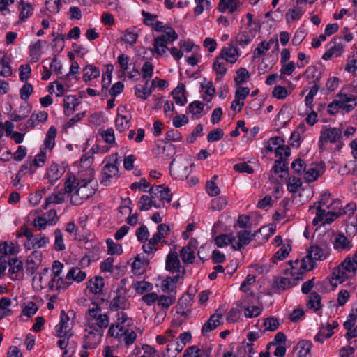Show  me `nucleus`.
<instances>
[{
	"mask_svg": "<svg viewBox=\"0 0 357 357\" xmlns=\"http://www.w3.org/2000/svg\"><path fill=\"white\" fill-rule=\"evenodd\" d=\"M338 100H334L328 105V112L331 115L335 114L339 109L346 112L352 111L356 105V98L354 96H348L347 94L339 93L337 96Z\"/></svg>",
	"mask_w": 357,
	"mask_h": 357,
	"instance_id": "f257e3e1",
	"label": "nucleus"
},
{
	"mask_svg": "<svg viewBox=\"0 0 357 357\" xmlns=\"http://www.w3.org/2000/svg\"><path fill=\"white\" fill-rule=\"evenodd\" d=\"M109 158L114 163H107L102 170V178L100 183L105 186L110 184L109 178L117 176L119 173L117 153L111 155Z\"/></svg>",
	"mask_w": 357,
	"mask_h": 357,
	"instance_id": "f03ea898",
	"label": "nucleus"
},
{
	"mask_svg": "<svg viewBox=\"0 0 357 357\" xmlns=\"http://www.w3.org/2000/svg\"><path fill=\"white\" fill-rule=\"evenodd\" d=\"M70 318L66 313L65 310H61L60 314V321L59 324L56 326V335L59 337H65L67 340L73 335L72 329L68 326Z\"/></svg>",
	"mask_w": 357,
	"mask_h": 357,
	"instance_id": "7ed1b4c3",
	"label": "nucleus"
},
{
	"mask_svg": "<svg viewBox=\"0 0 357 357\" xmlns=\"http://www.w3.org/2000/svg\"><path fill=\"white\" fill-rule=\"evenodd\" d=\"M342 131L339 128H326L321 132V135L319 141V146L320 149H324V144L328 142L335 143L340 139Z\"/></svg>",
	"mask_w": 357,
	"mask_h": 357,
	"instance_id": "20e7f679",
	"label": "nucleus"
},
{
	"mask_svg": "<svg viewBox=\"0 0 357 357\" xmlns=\"http://www.w3.org/2000/svg\"><path fill=\"white\" fill-rule=\"evenodd\" d=\"M198 245L197 239L192 238L188 245L183 247L180 251V256L182 261L185 264H192L195 259V250Z\"/></svg>",
	"mask_w": 357,
	"mask_h": 357,
	"instance_id": "39448f33",
	"label": "nucleus"
},
{
	"mask_svg": "<svg viewBox=\"0 0 357 357\" xmlns=\"http://www.w3.org/2000/svg\"><path fill=\"white\" fill-rule=\"evenodd\" d=\"M306 258L308 260H324L329 255V249L326 245H312L307 250Z\"/></svg>",
	"mask_w": 357,
	"mask_h": 357,
	"instance_id": "423d86ee",
	"label": "nucleus"
},
{
	"mask_svg": "<svg viewBox=\"0 0 357 357\" xmlns=\"http://www.w3.org/2000/svg\"><path fill=\"white\" fill-rule=\"evenodd\" d=\"M83 184L80 185L78 189L75 191V192L70 197V203L73 205H77L80 203V199H87L89 197L92 196L95 191L94 190H91L89 193H84L83 190L86 188L87 185L91 182V180L86 181V179H83Z\"/></svg>",
	"mask_w": 357,
	"mask_h": 357,
	"instance_id": "0eeeda50",
	"label": "nucleus"
},
{
	"mask_svg": "<svg viewBox=\"0 0 357 357\" xmlns=\"http://www.w3.org/2000/svg\"><path fill=\"white\" fill-rule=\"evenodd\" d=\"M257 232L252 234L249 230H241L238 232V241L236 245H232L234 250H241L243 246L248 245L256 236Z\"/></svg>",
	"mask_w": 357,
	"mask_h": 357,
	"instance_id": "6e6552de",
	"label": "nucleus"
},
{
	"mask_svg": "<svg viewBox=\"0 0 357 357\" xmlns=\"http://www.w3.org/2000/svg\"><path fill=\"white\" fill-rule=\"evenodd\" d=\"M89 328L91 329H92V331H89L88 335H84V341H83V344H82V347L85 350H87L89 349H96L98 345V344H96V343H92V342L88 341L89 335L98 334L100 337L103 335L102 328H99V326L97 325V324H90Z\"/></svg>",
	"mask_w": 357,
	"mask_h": 357,
	"instance_id": "1a4fd4ad",
	"label": "nucleus"
},
{
	"mask_svg": "<svg viewBox=\"0 0 357 357\" xmlns=\"http://www.w3.org/2000/svg\"><path fill=\"white\" fill-rule=\"evenodd\" d=\"M222 315L221 314H213L207 321L204 324L202 328V333L205 335L207 333L212 331L216 327L222 324L221 319Z\"/></svg>",
	"mask_w": 357,
	"mask_h": 357,
	"instance_id": "9d476101",
	"label": "nucleus"
},
{
	"mask_svg": "<svg viewBox=\"0 0 357 357\" xmlns=\"http://www.w3.org/2000/svg\"><path fill=\"white\" fill-rule=\"evenodd\" d=\"M181 264L177 252H169L166 258L165 268L170 272H179Z\"/></svg>",
	"mask_w": 357,
	"mask_h": 357,
	"instance_id": "9b49d317",
	"label": "nucleus"
},
{
	"mask_svg": "<svg viewBox=\"0 0 357 357\" xmlns=\"http://www.w3.org/2000/svg\"><path fill=\"white\" fill-rule=\"evenodd\" d=\"M333 247L337 250H349L352 248L351 242L342 233L335 236Z\"/></svg>",
	"mask_w": 357,
	"mask_h": 357,
	"instance_id": "f8f14e48",
	"label": "nucleus"
},
{
	"mask_svg": "<svg viewBox=\"0 0 357 357\" xmlns=\"http://www.w3.org/2000/svg\"><path fill=\"white\" fill-rule=\"evenodd\" d=\"M185 93V88L183 83L178 84V85L172 91V95L177 105L183 106L187 102V98Z\"/></svg>",
	"mask_w": 357,
	"mask_h": 357,
	"instance_id": "ddd939ff",
	"label": "nucleus"
},
{
	"mask_svg": "<svg viewBox=\"0 0 357 357\" xmlns=\"http://www.w3.org/2000/svg\"><path fill=\"white\" fill-rule=\"evenodd\" d=\"M312 347V343L309 340H301L294 349H299L297 357H312L310 350Z\"/></svg>",
	"mask_w": 357,
	"mask_h": 357,
	"instance_id": "4468645a",
	"label": "nucleus"
},
{
	"mask_svg": "<svg viewBox=\"0 0 357 357\" xmlns=\"http://www.w3.org/2000/svg\"><path fill=\"white\" fill-rule=\"evenodd\" d=\"M129 306L128 299L123 296H116L110 303L109 309L112 311H118L119 310L127 309Z\"/></svg>",
	"mask_w": 357,
	"mask_h": 357,
	"instance_id": "2eb2a0df",
	"label": "nucleus"
},
{
	"mask_svg": "<svg viewBox=\"0 0 357 357\" xmlns=\"http://www.w3.org/2000/svg\"><path fill=\"white\" fill-rule=\"evenodd\" d=\"M105 285L104 279L101 276H96L94 280H90L87 283V288L94 294H99L102 291Z\"/></svg>",
	"mask_w": 357,
	"mask_h": 357,
	"instance_id": "dca6fc26",
	"label": "nucleus"
},
{
	"mask_svg": "<svg viewBox=\"0 0 357 357\" xmlns=\"http://www.w3.org/2000/svg\"><path fill=\"white\" fill-rule=\"evenodd\" d=\"M324 172V169L322 167H321L319 169H318L317 167H310L307 169H305L304 172V180L306 183H312L316 181L320 176V175L323 174Z\"/></svg>",
	"mask_w": 357,
	"mask_h": 357,
	"instance_id": "f3484780",
	"label": "nucleus"
},
{
	"mask_svg": "<svg viewBox=\"0 0 357 357\" xmlns=\"http://www.w3.org/2000/svg\"><path fill=\"white\" fill-rule=\"evenodd\" d=\"M167 44L166 36L160 35L155 38L153 43L154 51L160 56L163 55L166 52L165 50L168 49Z\"/></svg>",
	"mask_w": 357,
	"mask_h": 357,
	"instance_id": "a211bd4d",
	"label": "nucleus"
},
{
	"mask_svg": "<svg viewBox=\"0 0 357 357\" xmlns=\"http://www.w3.org/2000/svg\"><path fill=\"white\" fill-rule=\"evenodd\" d=\"M175 159H173L169 165V172L172 176L176 178H183L188 176L187 166H174Z\"/></svg>",
	"mask_w": 357,
	"mask_h": 357,
	"instance_id": "6ab92c4d",
	"label": "nucleus"
},
{
	"mask_svg": "<svg viewBox=\"0 0 357 357\" xmlns=\"http://www.w3.org/2000/svg\"><path fill=\"white\" fill-rule=\"evenodd\" d=\"M238 55L237 49L233 46L227 48H224L219 56L222 59H225L230 63H234L237 60L236 56Z\"/></svg>",
	"mask_w": 357,
	"mask_h": 357,
	"instance_id": "aec40b11",
	"label": "nucleus"
},
{
	"mask_svg": "<svg viewBox=\"0 0 357 357\" xmlns=\"http://www.w3.org/2000/svg\"><path fill=\"white\" fill-rule=\"evenodd\" d=\"M86 275V273L81 271L79 267H73L68 271L66 278L68 280L81 282L85 279Z\"/></svg>",
	"mask_w": 357,
	"mask_h": 357,
	"instance_id": "412c9836",
	"label": "nucleus"
},
{
	"mask_svg": "<svg viewBox=\"0 0 357 357\" xmlns=\"http://www.w3.org/2000/svg\"><path fill=\"white\" fill-rule=\"evenodd\" d=\"M84 72L83 79L85 82H88L92 79L98 77L100 74L99 69L93 65L86 66L84 68Z\"/></svg>",
	"mask_w": 357,
	"mask_h": 357,
	"instance_id": "4be33fe9",
	"label": "nucleus"
},
{
	"mask_svg": "<svg viewBox=\"0 0 357 357\" xmlns=\"http://www.w3.org/2000/svg\"><path fill=\"white\" fill-rule=\"evenodd\" d=\"M138 33L130 29H126L121 33V40L125 43L133 46L138 38Z\"/></svg>",
	"mask_w": 357,
	"mask_h": 357,
	"instance_id": "5701e85b",
	"label": "nucleus"
},
{
	"mask_svg": "<svg viewBox=\"0 0 357 357\" xmlns=\"http://www.w3.org/2000/svg\"><path fill=\"white\" fill-rule=\"evenodd\" d=\"M132 287L139 294H143L153 289V284L145 280L135 282L132 284Z\"/></svg>",
	"mask_w": 357,
	"mask_h": 357,
	"instance_id": "b1692460",
	"label": "nucleus"
},
{
	"mask_svg": "<svg viewBox=\"0 0 357 357\" xmlns=\"http://www.w3.org/2000/svg\"><path fill=\"white\" fill-rule=\"evenodd\" d=\"M321 298L320 295L318 293L313 291L309 296L307 307L310 309H314V310L317 312L321 307Z\"/></svg>",
	"mask_w": 357,
	"mask_h": 357,
	"instance_id": "393cba45",
	"label": "nucleus"
},
{
	"mask_svg": "<svg viewBox=\"0 0 357 357\" xmlns=\"http://www.w3.org/2000/svg\"><path fill=\"white\" fill-rule=\"evenodd\" d=\"M62 173L59 170V167L56 164H52L49 167L47 172V177L52 185H54L55 181H57Z\"/></svg>",
	"mask_w": 357,
	"mask_h": 357,
	"instance_id": "a878e982",
	"label": "nucleus"
},
{
	"mask_svg": "<svg viewBox=\"0 0 357 357\" xmlns=\"http://www.w3.org/2000/svg\"><path fill=\"white\" fill-rule=\"evenodd\" d=\"M33 226L37 228L38 230L41 231L45 229L47 225H55V219L54 220H46L43 216L36 217L33 221Z\"/></svg>",
	"mask_w": 357,
	"mask_h": 357,
	"instance_id": "bb28decb",
	"label": "nucleus"
},
{
	"mask_svg": "<svg viewBox=\"0 0 357 357\" xmlns=\"http://www.w3.org/2000/svg\"><path fill=\"white\" fill-rule=\"evenodd\" d=\"M115 126L118 131L122 132L129 128L130 121L126 119V116L118 114L115 121Z\"/></svg>",
	"mask_w": 357,
	"mask_h": 357,
	"instance_id": "cd10ccee",
	"label": "nucleus"
},
{
	"mask_svg": "<svg viewBox=\"0 0 357 357\" xmlns=\"http://www.w3.org/2000/svg\"><path fill=\"white\" fill-rule=\"evenodd\" d=\"M237 76L234 78L236 86H240L250 78V73L245 68H240L236 70Z\"/></svg>",
	"mask_w": 357,
	"mask_h": 357,
	"instance_id": "c85d7f7f",
	"label": "nucleus"
},
{
	"mask_svg": "<svg viewBox=\"0 0 357 357\" xmlns=\"http://www.w3.org/2000/svg\"><path fill=\"white\" fill-rule=\"evenodd\" d=\"M106 243L107 245V253L109 255H121L123 252L121 245L115 243L112 239L108 238L106 241Z\"/></svg>",
	"mask_w": 357,
	"mask_h": 357,
	"instance_id": "c756f323",
	"label": "nucleus"
},
{
	"mask_svg": "<svg viewBox=\"0 0 357 357\" xmlns=\"http://www.w3.org/2000/svg\"><path fill=\"white\" fill-rule=\"evenodd\" d=\"M20 4L22 6L21 8V11L19 15V20L20 21L23 22L26 18H28L30 15L32 14L33 7L31 3H24L22 0L20 1Z\"/></svg>",
	"mask_w": 357,
	"mask_h": 357,
	"instance_id": "7c9ffc66",
	"label": "nucleus"
},
{
	"mask_svg": "<svg viewBox=\"0 0 357 357\" xmlns=\"http://www.w3.org/2000/svg\"><path fill=\"white\" fill-rule=\"evenodd\" d=\"M263 325L265 326L266 331H275L278 328L280 323L276 317H271L264 319Z\"/></svg>",
	"mask_w": 357,
	"mask_h": 357,
	"instance_id": "2f4dec72",
	"label": "nucleus"
},
{
	"mask_svg": "<svg viewBox=\"0 0 357 357\" xmlns=\"http://www.w3.org/2000/svg\"><path fill=\"white\" fill-rule=\"evenodd\" d=\"M340 265L343 267L345 271L349 273H356L357 270V262L354 261L351 257H347Z\"/></svg>",
	"mask_w": 357,
	"mask_h": 357,
	"instance_id": "473e14b6",
	"label": "nucleus"
},
{
	"mask_svg": "<svg viewBox=\"0 0 357 357\" xmlns=\"http://www.w3.org/2000/svg\"><path fill=\"white\" fill-rule=\"evenodd\" d=\"M302 181L300 178L293 176L289 178L287 189L290 192L295 193L302 186Z\"/></svg>",
	"mask_w": 357,
	"mask_h": 357,
	"instance_id": "72a5a7b5",
	"label": "nucleus"
},
{
	"mask_svg": "<svg viewBox=\"0 0 357 357\" xmlns=\"http://www.w3.org/2000/svg\"><path fill=\"white\" fill-rule=\"evenodd\" d=\"M55 241L54 244V249L56 251H61L65 250L66 246L63 243V235L61 231L59 229H56L54 231Z\"/></svg>",
	"mask_w": 357,
	"mask_h": 357,
	"instance_id": "f704fd0d",
	"label": "nucleus"
},
{
	"mask_svg": "<svg viewBox=\"0 0 357 357\" xmlns=\"http://www.w3.org/2000/svg\"><path fill=\"white\" fill-rule=\"evenodd\" d=\"M282 149H284L283 145H280L275 149V156L279 157L278 160H275L274 165L272 168V170L275 174L279 173V167L281 165L282 160L284 159L282 157Z\"/></svg>",
	"mask_w": 357,
	"mask_h": 357,
	"instance_id": "c9c22d12",
	"label": "nucleus"
},
{
	"mask_svg": "<svg viewBox=\"0 0 357 357\" xmlns=\"http://www.w3.org/2000/svg\"><path fill=\"white\" fill-rule=\"evenodd\" d=\"M204 107V104L198 100L193 101L188 107V113H192V114H201Z\"/></svg>",
	"mask_w": 357,
	"mask_h": 357,
	"instance_id": "e433bc0d",
	"label": "nucleus"
},
{
	"mask_svg": "<svg viewBox=\"0 0 357 357\" xmlns=\"http://www.w3.org/2000/svg\"><path fill=\"white\" fill-rule=\"evenodd\" d=\"M64 202V197L61 193L58 195L52 194L45 199V204L43 205L44 208H47L48 206L52 203L61 204Z\"/></svg>",
	"mask_w": 357,
	"mask_h": 357,
	"instance_id": "4c0bfd02",
	"label": "nucleus"
},
{
	"mask_svg": "<svg viewBox=\"0 0 357 357\" xmlns=\"http://www.w3.org/2000/svg\"><path fill=\"white\" fill-rule=\"evenodd\" d=\"M47 10L52 13H58L61 9V0H47L45 2Z\"/></svg>",
	"mask_w": 357,
	"mask_h": 357,
	"instance_id": "58836bf2",
	"label": "nucleus"
},
{
	"mask_svg": "<svg viewBox=\"0 0 357 357\" xmlns=\"http://www.w3.org/2000/svg\"><path fill=\"white\" fill-rule=\"evenodd\" d=\"M291 167L296 174H301L306 169V164L303 160L298 158L293 161Z\"/></svg>",
	"mask_w": 357,
	"mask_h": 357,
	"instance_id": "ea45409f",
	"label": "nucleus"
},
{
	"mask_svg": "<svg viewBox=\"0 0 357 357\" xmlns=\"http://www.w3.org/2000/svg\"><path fill=\"white\" fill-rule=\"evenodd\" d=\"M8 265L10 266L9 272L12 274L20 272L23 268L22 261L17 258H13L8 261Z\"/></svg>",
	"mask_w": 357,
	"mask_h": 357,
	"instance_id": "a19ab883",
	"label": "nucleus"
},
{
	"mask_svg": "<svg viewBox=\"0 0 357 357\" xmlns=\"http://www.w3.org/2000/svg\"><path fill=\"white\" fill-rule=\"evenodd\" d=\"M33 91V87L31 84L25 82L23 86L20 89V98L24 101H26Z\"/></svg>",
	"mask_w": 357,
	"mask_h": 357,
	"instance_id": "79ce46f5",
	"label": "nucleus"
},
{
	"mask_svg": "<svg viewBox=\"0 0 357 357\" xmlns=\"http://www.w3.org/2000/svg\"><path fill=\"white\" fill-rule=\"evenodd\" d=\"M174 298L169 296L161 295L158 298V305L165 310L168 309L170 305L174 303Z\"/></svg>",
	"mask_w": 357,
	"mask_h": 357,
	"instance_id": "37998d69",
	"label": "nucleus"
},
{
	"mask_svg": "<svg viewBox=\"0 0 357 357\" xmlns=\"http://www.w3.org/2000/svg\"><path fill=\"white\" fill-rule=\"evenodd\" d=\"M193 295L189 293H186L182 296L178 300V307L179 310H185L190 305V302L193 298Z\"/></svg>",
	"mask_w": 357,
	"mask_h": 357,
	"instance_id": "c03bdc74",
	"label": "nucleus"
},
{
	"mask_svg": "<svg viewBox=\"0 0 357 357\" xmlns=\"http://www.w3.org/2000/svg\"><path fill=\"white\" fill-rule=\"evenodd\" d=\"M224 136V132L221 128L212 130L207 135L208 142H213L221 139Z\"/></svg>",
	"mask_w": 357,
	"mask_h": 357,
	"instance_id": "a18cd8bd",
	"label": "nucleus"
},
{
	"mask_svg": "<svg viewBox=\"0 0 357 357\" xmlns=\"http://www.w3.org/2000/svg\"><path fill=\"white\" fill-rule=\"evenodd\" d=\"M206 190L207 193L211 197L217 196L220 193V188L218 187L213 180H211L206 182Z\"/></svg>",
	"mask_w": 357,
	"mask_h": 357,
	"instance_id": "49530a36",
	"label": "nucleus"
},
{
	"mask_svg": "<svg viewBox=\"0 0 357 357\" xmlns=\"http://www.w3.org/2000/svg\"><path fill=\"white\" fill-rule=\"evenodd\" d=\"M136 236H137V240L139 242L144 243V242L146 241L149 236V231L146 226L143 225L139 228H138L136 231Z\"/></svg>",
	"mask_w": 357,
	"mask_h": 357,
	"instance_id": "de8ad7c7",
	"label": "nucleus"
},
{
	"mask_svg": "<svg viewBox=\"0 0 357 357\" xmlns=\"http://www.w3.org/2000/svg\"><path fill=\"white\" fill-rule=\"evenodd\" d=\"M332 274L333 278L335 280H340V282H342L344 280L348 278L347 271H345L341 265L335 268Z\"/></svg>",
	"mask_w": 357,
	"mask_h": 357,
	"instance_id": "09e8293b",
	"label": "nucleus"
},
{
	"mask_svg": "<svg viewBox=\"0 0 357 357\" xmlns=\"http://www.w3.org/2000/svg\"><path fill=\"white\" fill-rule=\"evenodd\" d=\"M291 250V246L289 244L283 245L274 255V257L279 260H282L289 255Z\"/></svg>",
	"mask_w": 357,
	"mask_h": 357,
	"instance_id": "8fccbe9b",
	"label": "nucleus"
},
{
	"mask_svg": "<svg viewBox=\"0 0 357 357\" xmlns=\"http://www.w3.org/2000/svg\"><path fill=\"white\" fill-rule=\"evenodd\" d=\"M38 311V307L35 302L29 301L23 310L22 313L27 316L28 317H31L33 316Z\"/></svg>",
	"mask_w": 357,
	"mask_h": 357,
	"instance_id": "3c124183",
	"label": "nucleus"
},
{
	"mask_svg": "<svg viewBox=\"0 0 357 357\" xmlns=\"http://www.w3.org/2000/svg\"><path fill=\"white\" fill-rule=\"evenodd\" d=\"M142 77L144 79H150L153 74V66L151 62L146 61L142 68Z\"/></svg>",
	"mask_w": 357,
	"mask_h": 357,
	"instance_id": "603ef678",
	"label": "nucleus"
},
{
	"mask_svg": "<svg viewBox=\"0 0 357 357\" xmlns=\"http://www.w3.org/2000/svg\"><path fill=\"white\" fill-rule=\"evenodd\" d=\"M274 286L277 289L284 290L291 286V280L287 278H276L274 280Z\"/></svg>",
	"mask_w": 357,
	"mask_h": 357,
	"instance_id": "864d4df0",
	"label": "nucleus"
},
{
	"mask_svg": "<svg viewBox=\"0 0 357 357\" xmlns=\"http://www.w3.org/2000/svg\"><path fill=\"white\" fill-rule=\"evenodd\" d=\"M31 69L29 64L22 65L20 67L19 77L22 82H27V79L31 74Z\"/></svg>",
	"mask_w": 357,
	"mask_h": 357,
	"instance_id": "5fc2aeb1",
	"label": "nucleus"
},
{
	"mask_svg": "<svg viewBox=\"0 0 357 357\" xmlns=\"http://www.w3.org/2000/svg\"><path fill=\"white\" fill-rule=\"evenodd\" d=\"M164 36H166L167 43H172L178 39V34L175 30L170 26H167L165 28Z\"/></svg>",
	"mask_w": 357,
	"mask_h": 357,
	"instance_id": "6e6d98bb",
	"label": "nucleus"
},
{
	"mask_svg": "<svg viewBox=\"0 0 357 357\" xmlns=\"http://www.w3.org/2000/svg\"><path fill=\"white\" fill-rule=\"evenodd\" d=\"M288 92L285 87L276 86L272 91V96L278 99H284L287 96Z\"/></svg>",
	"mask_w": 357,
	"mask_h": 357,
	"instance_id": "4d7b16f0",
	"label": "nucleus"
},
{
	"mask_svg": "<svg viewBox=\"0 0 357 357\" xmlns=\"http://www.w3.org/2000/svg\"><path fill=\"white\" fill-rule=\"evenodd\" d=\"M12 74V70L8 62L4 59H0V75L9 77Z\"/></svg>",
	"mask_w": 357,
	"mask_h": 357,
	"instance_id": "13d9d810",
	"label": "nucleus"
},
{
	"mask_svg": "<svg viewBox=\"0 0 357 357\" xmlns=\"http://www.w3.org/2000/svg\"><path fill=\"white\" fill-rule=\"evenodd\" d=\"M161 190H160L158 198L160 201L164 202L167 201L169 203L172 200V193L170 192V189L167 187H165L164 185H161Z\"/></svg>",
	"mask_w": 357,
	"mask_h": 357,
	"instance_id": "bf43d9fd",
	"label": "nucleus"
},
{
	"mask_svg": "<svg viewBox=\"0 0 357 357\" xmlns=\"http://www.w3.org/2000/svg\"><path fill=\"white\" fill-rule=\"evenodd\" d=\"M204 83L201 84V87L206 89L204 92L205 94L209 96L211 98H213L215 94V88L214 87L212 82H206V78H204Z\"/></svg>",
	"mask_w": 357,
	"mask_h": 357,
	"instance_id": "052dcab7",
	"label": "nucleus"
},
{
	"mask_svg": "<svg viewBox=\"0 0 357 357\" xmlns=\"http://www.w3.org/2000/svg\"><path fill=\"white\" fill-rule=\"evenodd\" d=\"M75 181H76V178L75 176H73V181H71V176H69L67 179H66V181L65 182V192L66 193H70L72 192L74 189H75L79 185H82V184H83V181H82L81 182L79 183H77L76 185H75Z\"/></svg>",
	"mask_w": 357,
	"mask_h": 357,
	"instance_id": "680f3d73",
	"label": "nucleus"
},
{
	"mask_svg": "<svg viewBox=\"0 0 357 357\" xmlns=\"http://www.w3.org/2000/svg\"><path fill=\"white\" fill-rule=\"evenodd\" d=\"M220 56H217L216 60L214 61L213 68L217 74L224 76L227 72V68L224 62L218 61Z\"/></svg>",
	"mask_w": 357,
	"mask_h": 357,
	"instance_id": "e2e57ef3",
	"label": "nucleus"
},
{
	"mask_svg": "<svg viewBox=\"0 0 357 357\" xmlns=\"http://www.w3.org/2000/svg\"><path fill=\"white\" fill-rule=\"evenodd\" d=\"M234 169L236 172H239L241 173H248L251 174L254 172V170L252 167L248 165L246 162H241L234 165Z\"/></svg>",
	"mask_w": 357,
	"mask_h": 357,
	"instance_id": "0e129e2a",
	"label": "nucleus"
},
{
	"mask_svg": "<svg viewBox=\"0 0 357 357\" xmlns=\"http://www.w3.org/2000/svg\"><path fill=\"white\" fill-rule=\"evenodd\" d=\"M250 89L248 87L238 86L235 92V98L243 101L249 95Z\"/></svg>",
	"mask_w": 357,
	"mask_h": 357,
	"instance_id": "69168bd1",
	"label": "nucleus"
},
{
	"mask_svg": "<svg viewBox=\"0 0 357 357\" xmlns=\"http://www.w3.org/2000/svg\"><path fill=\"white\" fill-rule=\"evenodd\" d=\"M301 7H297L294 9H289L286 13V19L287 21L289 20V17L291 20L299 19L302 15Z\"/></svg>",
	"mask_w": 357,
	"mask_h": 357,
	"instance_id": "338daca9",
	"label": "nucleus"
},
{
	"mask_svg": "<svg viewBox=\"0 0 357 357\" xmlns=\"http://www.w3.org/2000/svg\"><path fill=\"white\" fill-rule=\"evenodd\" d=\"M31 241H33L35 247L40 248L46 245V244L48 242V238H46L45 236H43L42 234H39L38 236L33 235V237H32Z\"/></svg>",
	"mask_w": 357,
	"mask_h": 357,
	"instance_id": "774afa93",
	"label": "nucleus"
}]
</instances>
